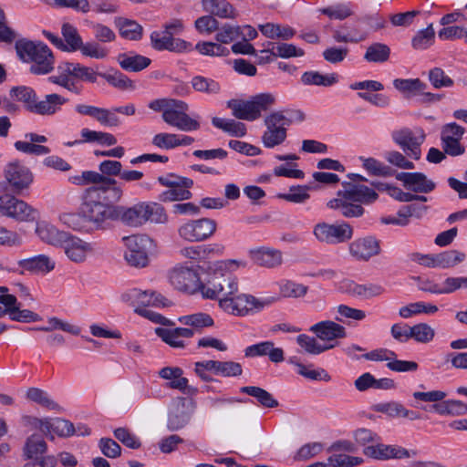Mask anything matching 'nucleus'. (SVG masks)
Instances as JSON below:
<instances>
[{
	"instance_id": "obj_1",
	"label": "nucleus",
	"mask_w": 467,
	"mask_h": 467,
	"mask_svg": "<svg viewBox=\"0 0 467 467\" xmlns=\"http://www.w3.org/2000/svg\"><path fill=\"white\" fill-rule=\"evenodd\" d=\"M245 263L236 260L217 261L210 264L207 268L206 283L202 285L201 292L206 298L214 299L219 294L222 297L234 295L238 291L237 278L232 272Z\"/></svg>"
},
{
	"instance_id": "obj_52",
	"label": "nucleus",
	"mask_w": 467,
	"mask_h": 467,
	"mask_svg": "<svg viewBox=\"0 0 467 467\" xmlns=\"http://www.w3.org/2000/svg\"><path fill=\"white\" fill-rule=\"evenodd\" d=\"M62 35L67 43V51H76L81 47L82 38L78 33L76 27L68 23H65L62 26Z\"/></svg>"
},
{
	"instance_id": "obj_47",
	"label": "nucleus",
	"mask_w": 467,
	"mask_h": 467,
	"mask_svg": "<svg viewBox=\"0 0 467 467\" xmlns=\"http://www.w3.org/2000/svg\"><path fill=\"white\" fill-rule=\"evenodd\" d=\"M302 82L305 85H316L329 87L337 83L336 74L322 75L317 71H307L302 75Z\"/></svg>"
},
{
	"instance_id": "obj_30",
	"label": "nucleus",
	"mask_w": 467,
	"mask_h": 467,
	"mask_svg": "<svg viewBox=\"0 0 467 467\" xmlns=\"http://www.w3.org/2000/svg\"><path fill=\"white\" fill-rule=\"evenodd\" d=\"M254 264L266 268H274L282 265L283 256L279 250L271 248H259L250 252Z\"/></svg>"
},
{
	"instance_id": "obj_53",
	"label": "nucleus",
	"mask_w": 467,
	"mask_h": 467,
	"mask_svg": "<svg viewBox=\"0 0 467 467\" xmlns=\"http://www.w3.org/2000/svg\"><path fill=\"white\" fill-rule=\"evenodd\" d=\"M179 321L186 326L193 327L194 328H202L213 325V320L208 314L196 313L189 316L179 317Z\"/></svg>"
},
{
	"instance_id": "obj_10",
	"label": "nucleus",
	"mask_w": 467,
	"mask_h": 467,
	"mask_svg": "<svg viewBox=\"0 0 467 467\" xmlns=\"http://www.w3.org/2000/svg\"><path fill=\"white\" fill-rule=\"evenodd\" d=\"M392 139L409 157L414 160L420 158V145L425 140V133L422 129L405 128L395 130L392 132Z\"/></svg>"
},
{
	"instance_id": "obj_28",
	"label": "nucleus",
	"mask_w": 467,
	"mask_h": 467,
	"mask_svg": "<svg viewBox=\"0 0 467 467\" xmlns=\"http://www.w3.org/2000/svg\"><path fill=\"white\" fill-rule=\"evenodd\" d=\"M76 110L79 115H88L90 117H113L116 114L131 116L136 113V109L133 104L112 108L110 109L88 105H78Z\"/></svg>"
},
{
	"instance_id": "obj_48",
	"label": "nucleus",
	"mask_w": 467,
	"mask_h": 467,
	"mask_svg": "<svg viewBox=\"0 0 467 467\" xmlns=\"http://www.w3.org/2000/svg\"><path fill=\"white\" fill-rule=\"evenodd\" d=\"M242 26L224 24L217 30L215 40L221 44H229L240 38Z\"/></svg>"
},
{
	"instance_id": "obj_61",
	"label": "nucleus",
	"mask_w": 467,
	"mask_h": 467,
	"mask_svg": "<svg viewBox=\"0 0 467 467\" xmlns=\"http://www.w3.org/2000/svg\"><path fill=\"white\" fill-rule=\"evenodd\" d=\"M429 80L435 88L451 87L453 80L445 75L441 67H434L429 72Z\"/></svg>"
},
{
	"instance_id": "obj_60",
	"label": "nucleus",
	"mask_w": 467,
	"mask_h": 467,
	"mask_svg": "<svg viewBox=\"0 0 467 467\" xmlns=\"http://www.w3.org/2000/svg\"><path fill=\"white\" fill-rule=\"evenodd\" d=\"M343 29H346L347 34L349 36L350 42L358 43L365 40L368 36V31L361 26L359 21L357 19L352 24H345Z\"/></svg>"
},
{
	"instance_id": "obj_57",
	"label": "nucleus",
	"mask_w": 467,
	"mask_h": 467,
	"mask_svg": "<svg viewBox=\"0 0 467 467\" xmlns=\"http://www.w3.org/2000/svg\"><path fill=\"white\" fill-rule=\"evenodd\" d=\"M308 189L307 186H292L288 193H279L277 197L290 202L303 203L310 197L307 193Z\"/></svg>"
},
{
	"instance_id": "obj_36",
	"label": "nucleus",
	"mask_w": 467,
	"mask_h": 467,
	"mask_svg": "<svg viewBox=\"0 0 467 467\" xmlns=\"http://www.w3.org/2000/svg\"><path fill=\"white\" fill-rule=\"evenodd\" d=\"M393 86L406 99L423 93L427 88L420 78H396L393 80Z\"/></svg>"
},
{
	"instance_id": "obj_38",
	"label": "nucleus",
	"mask_w": 467,
	"mask_h": 467,
	"mask_svg": "<svg viewBox=\"0 0 467 467\" xmlns=\"http://www.w3.org/2000/svg\"><path fill=\"white\" fill-rule=\"evenodd\" d=\"M66 99L57 94H49L45 96L42 100H37L34 104L33 113L39 115H52L64 103Z\"/></svg>"
},
{
	"instance_id": "obj_25",
	"label": "nucleus",
	"mask_w": 467,
	"mask_h": 467,
	"mask_svg": "<svg viewBox=\"0 0 467 467\" xmlns=\"http://www.w3.org/2000/svg\"><path fill=\"white\" fill-rule=\"evenodd\" d=\"M151 46L156 50H169L171 52H182L187 49L189 43L181 39L174 38L172 35L163 32L154 31L150 34Z\"/></svg>"
},
{
	"instance_id": "obj_33",
	"label": "nucleus",
	"mask_w": 467,
	"mask_h": 467,
	"mask_svg": "<svg viewBox=\"0 0 467 467\" xmlns=\"http://www.w3.org/2000/svg\"><path fill=\"white\" fill-rule=\"evenodd\" d=\"M36 232L39 238L55 246H62L69 234L59 231L54 225L48 223H39L36 226Z\"/></svg>"
},
{
	"instance_id": "obj_59",
	"label": "nucleus",
	"mask_w": 467,
	"mask_h": 467,
	"mask_svg": "<svg viewBox=\"0 0 467 467\" xmlns=\"http://www.w3.org/2000/svg\"><path fill=\"white\" fill-rule=\"evenodd\" d=\"M49 327H42L36 328L41 331H51L53 329H60L72 335H79L80 328L75 325L65 322L57 317H51L48 319Z\"/></svg>"
},
{
	"instance_id": "obj_43",
	"label": "nucleus",
	"mask_w": 467,
	"mask_h": 467,
	"mask_svg": "<svg viewBox=\"0 0 467 467\" xmlns=\"http://www.w3.org/2000/svg\"><path fill=\"white\" fill-rule=\"evenodd\" d=\"M317 338V337H310L306 334H301L296 337V342L305 352L311 355H319L334 348V345L319 344Z\"/></svg>"
},
{
	"instance_id": "obj_27",
	"label": "nucleus",
	"mask_w": 467,
	"mask_h": 467,
	"mask_svg": "<svg viewBox=\"0 0 467 467\" xmlns=\"http://www.w3.org/2000/svg\"><path fill=\"white\" fill-rule=\"evenodd\" d=\"M17 265L23 269L20 274L25 271L31 274H47L55 268V262L46 254L21 259Z\"/></svg>"
},
{
	"instance_id": "obj_41",
	"label": "nucleus",
	"mask_w": 467,
	"mask_h": 467,
	"mask_svg": "<svg viewBox=\"0 0 467 467\" xmlns=\"http://www.w3.org/2000/svg\"><path fill=\"white\" fill-rule=\"evenodd\" d=\"M259 30L264 36H265L268 38L278 37L284 40H288L292 38L296 34V31L288 26H282L281 25L273 23L260 25Z\"/></svg>"
},
{
	"instance_id": "obj_54",
	"label": "nucleus",
	"mask_w": 467,
	"mask_h": 467,
	"mask_svg": "<svg viewBox=\"0 0 467 467\" xmlns=\"http://www.w3.org/2000/svg\"><path fill=\"white\" fill-rule=\"evenodd\" d=\"M435 335L434 329L426 323H420L410 327V338H414L417 342L427 343L433 339Z\"/></svg>"
},
{
	"instance_id": "obj_45",
	"label": "nucleus",
	"mask_w": 467,
	"mask_h": 467,
	"mask_svg": "<svg viewBox=\"0 0 467 467\" xmlns=\"http://www.w3.org/2000/svg\"><path fill=\"white\" fill-rule=\"evenodd\" d=\"M390 48L383 43H373L368 47L364 58L368 62L384 63L389 60Z\"/></svg>"
},
{
	"instance_id": "obj_11",
	"label": "nucleus",
	"mask_w": 467,
	"mask_h": 467,
	"mask_svg": "<svg viewBox=\"0 0 467 467\" xmlns=\"http://www.w3.org/2000/svg\"><path fill=\"white\" fill-rule=\"evenodd\" d=\"M313 234L321 243L334 244L350 240L353 236V229L347 223L331 224L323 222L315 225Z\"/></svg>"
},
{
	"instance_id": "obj_13",
	"label": "nucleus",
	"mask_w": 467,
	"mask_h": 467,
	"mask_svg": "<svg viewBox=\"0 0 467 467\" xmlns=\"http://www.w3.org/2000/svg\"><path fill=\"white\" fill-rule=\"evenodd\" d=\"M216 230V223L213 219L202 218L189 221L178 229L179 235L189 242H200L209 238Z\"/></svg>"
},
{
	"instance_id": "obj_35",
	"label": "nucleus",
	"mask_w": 467,
	"mask_h": 467,
	"mask_svg": "<svg viewBox=\"0 0 467 467\" xmlns=\"http://www.w3.org/2000/svg\"><path fill=\"white\" fill-rule=\"evenodd\" d=\"M22 451L25 460H33L47 452V444L42 436L34 433L26 438Z\"/></svg>"
},
{
	"instance_id": "obj_62",
	"label": "nucleus",
	"mask_w": 467,
	"mask_h": 467,
	"mask_svg": "<svg viewBox=\"0 0 467 467\" xmlns=\"http://www.w3.org/2000/svg\"><path fill=\"white\" fill-rule=\"evenodd\" d=\"M192 85L195 90L201 92L217 93L220 90V86L216 81L202 76L194 77Z\"/></svg>"
},
{
	"instance_id": "obj_32",
	"label": "nucleus",
	"mask_w": 467,
	"mask_h": 467,
	"mask_svg": "<svg viewBox=\"0 0 467 467\" xmlns=\"http://www.w3.org/2000/svg\"><path fill=\"white\" fill-rule=\"evenodd\" d=\"M117 61L122 69L130 72H139L148 67L151 60L134 52L121 53L117 57Z\"/></svg>"
},
{
	"instance_id": "obj_31",
	"label": "nucleus",
	"mask_w": 467,
	"mask_h": 467,
	"mask_svg": "<svg viewBox=\"0 0 467 467\" xmlns=\"http://www.w3.org/2000/svg\"><path fill=\"white\" fill-rule=\"evenodd\" d=\"M202 5L206 13L220 18L234 19L238 16L233 5L227 0H202Z\"/></svg>"
},
{
	"instance_id": "obj_37",
	"label": "nucleus",
	"mask_w": 467,
	"mask_h": 467,
	"mask_svg": "<svg viewBox=\"0 0 467 467\" xmlns=\"http://www.w3.org/2000/svg\"><path fill=\"white\" fill-rule=\"evenodd\" d=\"M9 96L15 101L21 102L25 109L33 112L34 104L36 102V95L31 87L16 86L9 90Z\"/></svg>"
},
{
	"instance_id": "obj_40",
	"label": "nucleus",
	"mask_w": 467,
	"mask_h": 467,
	"mask_svg": "<svg viewBox=\"0 0 467 467\" xmlns=\"http://www.w3.org/2000/svg\"><path fill=\"white\" fill-rule=\"evenodd\" d=\"M213 124L234 137H244L246 134V127L239 119H213Z\"/></svg>"
},
{
	"instance_id": "obj_3",
	"label": "nucleus",
	"mask_w": 467,
	"mask_h": 467,
	"mask_svg": "<svg viewBox=\"0 0 467 467\" xmlns=\"http://www.w3.org/2000/svg\"><path fill=\"white\" fill-rule=\"evenodd\" d=\"M114 202L111 194L103 192V189H87L82 196L80 215L86 222L100 229L107 221H116L117 205L109 203Z\"/></svg>"
},
{
	"instance_id": "obj_15",
	"label": "nucleus",
	"mask_w": 467,
	"mask_h": 467,
	"mask_svg": "<svg viewBox=\"0 0 467 467\" xmlns=\"http://www.w3.org/2000/svg\"><path fill=\"white\" fill-rule=\"evenodd\" d=\"M196 407L193 400L185 398H177L172 402V409L168 416V428L178 431L188 424Z\"/></svg>"
},
{
	"instance_id": "obj_17",
	"label": "nucleus",
	"mask_w": 467,
	"mask_h": 467,
	"mask_svg": "<svg viewBox=\"0 0 467 467\" xmlns=\"http://www.w3.org/2000/svg\"><path fill=\"white\" fill-rule=\"evenodd\" d=\"M170 282L178 290L192 293L201 289L198 274L189 267L176 266L170 273Z\"/></svg>"
},
{
	"instance_id": "obj_9",
	"label": "nucleus",
	"mask_w": 467,
	"mask_h": 467,
	"mask_svg": "<svg viewBox=\"0 0 467 467\" xmlns=\"http://www.w3.org/2000/svg\"><path fill=\"white\" fill-rule=\"evenodd\" d=\"M0 213L20 222H33L38 217L36 209L9 194L0 196Z\"/></svg>"
},
{
	"instance_id": "obj_49",
	"label": "nucleus",
	"mask_w": 467,
	"mask_h": 467,
	"mask_svg": "<svg viewBox=\"0 0 467 467\" xmlns=\"http://www.w3.org/2000/svg\"><path fill=\"white\" fill-rule=\"evenodd\" d=\"M464 259L465 254L456 250H450L436 254L437 265L441 268L453 267Z\"/></svg>"
},
{
	"instance_id": "obj_39",
	"label": "nucleus",
	"mask_w": 467,
	"mask_h": 467,
	"mask_svg": "<svg viewBox=\"0 0 467 467\" xmlns=\"http://www.w3.org/2000/svg\"><path fill=\"white\" fill-rule=\"evenodd\" d=\"M115 25L119 28L120 36L124 38L138 40L142 36L141 26L133 20L118 17L115 19Z\"/></svg>"
},
{
	"instance_id": "obj_44",
	"label": "nucleus",
	"mask_w": 467,
	"mask_h": 467,
	"mask_svg": "<svg viewBox=\"0 0 467 467\" xmlns=\"http://www.w3.org/2000/svg\"><path fill=\"white\" fill-rule=\"evenodd\" d=\"M271 48L263 50L262 53H271L274 57H280L283 58H289L293 57H302L305 52L301 48H297L292 44L281 43L275 45V43L269 42L268 47Z\"/></svg>"
},
{
	"instance_id": "obj_8",
	"label": "nucleus",
	"mask_w": 467,
	"mask_h": 467,
	"mask_svg": "<svg viewBox=\"0 0 467 467\" xmlns=\"http://www.w3.org/2000/svg\"><path fill=\"white\" fill-rule=\"evenodd\" d=\"M127 251L125 259L130 265L144 267L149 263L148 251L152 245V240L144 234H134L124 238Z\"/></svg>"
},
{
	"instance_id": "obj_46",
	"label": "nucleus",
	"mask_w": 467,
	"mask_h": 467,
	"mask_svg": "<svg viewBox=\"0 0 467 467\" xmlns=\"http://www.w3.org/2000/svg\"><path fill=\"white\" fill-rule=\"evenodd\" d=\"M289 362L297 368V373L306 379L312 380H325L329 381L330 376L324 370H316L311 368L313 365L306 366L303 363L299 362L296 357H293L289 359Z\"/></svg>"
},
{
	"instance_id": "obj_22",
	"label": "nucleus",
	"mask_w": 467,
	"mask_h": 467,
	"mask_svg": "<svg viewBox=\"0 0 467 467\" xmlns=\"http://www.w3.org/2000/svg\"><path fill=\"white\" fill-rule=\"evenodd\" d=\"M396 178L402 182L407 189L415 192L428 193L435 188V183L421 172H400Z\"/></svg>"
},
{
	"instance_id": "obj_23",
	"label": "nucleus",
	"mask_w": 467,
	"mask_h": 467,
	"mask_svg": "<svg viewBox=\"0 0 467 467\" xmlns=\"http://www.w3.org/2000/svg\"><path fill=\"white\" fill-rule=\"evenodd\" d=\"M309 331L322 341H332L347 336L346 328L331 320L320 321L311 326Z\"/></svg>"
},
{
	"instance_id": "obj_56",
	"label": "nucleus",
	"mask_w": 467,
	"mask_h": 467,
	"mask_svg": "<svg viewBox=\"0 0 467 467\" xmlns=\"http://www.w3.org/2000/svg\"><path fill=\"white\" fill-rule=\"evenodd\" d=\"M435 33L431 24L425 29L420 30L412 38V47L415 49H426L432 45Z\"/></svg>"
},
{
	"instance_id": "obj_29",
	"label": "nucleus",
	"mask_w": 467,
	"mask_h": 467,
	"mask_svg": "<svg viewBox=\"0 0 467 467\" xmlns=\"http://www.w3.org/2000/svg\"><path fill=\"white\" fill-rule=\"evenodd\" d=\"M155 333L159 336L166 344L172 348H184L183 338H190L193 336V329L177 327V328H155Z\"/></svg>"
},
{
	"instance_id": "obj_63",
	"label": "nucleus",
	"mask_w": 467,
	"mask_h": 467,
	"mask_svg": "<svg viewBox=\"0 0 467 467\" xmlns=\"http://www.w3.org/2000/svg\"><path fill=\"white\" fill-rule=\"evenodd\" d=\"M195 27L196 29L202 33L205 32L207 34H211L219 29V22L215 18V16L211 14L207 16H202L195 20Z\"/></svg>"
},
{
	"instance_id": "obj_58",
	"label": "nucleus",
	"mask_w": 467,
	"mask_h": 467,
	"mask_svg": "<svg viewBox=\"0 0 467 467\" xmlns=\"http://www.w3.org/2000/svg\"><path fill=\"white\" fill-rule=\"evenodd\" d=\"M188 189L189 188H185L182 186L170 188L169 190L163 192L160 195L159 200L161 202H174V201L188 200L192 197V192Z\"/></svg>"
},
{
	"instance_id": "obj_4",
	"label": "nucleus",
	"mask_w": 467,
	"mask_h": 467,
	"mask_svg": "<svg viewBox=\"0 0 467 467\" xmlns=\"http://www.w3.org/2000/svg\"><path fill=\"white\" fill-rule=\"evenodd\" d=\"M116 221L124 224L140 227L147 222L163 224L168 221L165 209L157 202H138L131 207L117 205Z\"/></svg>"
},
{
	"instance_id": "obj_64",
	"label": "nucleus",
	"mask_w": 467,
	"mask_h": 467,
	"mask_svg": "<svg viewBox=\"0 0 467 467\" xmlns=\"http://www.w3.org/2000/svg\"><path fill=\"white\" fill-rule=\"evenodd\" d=\"M114 436L125 446L131 449H139L141 442L126 428H118L114 431Z\"/></svg>"
},
{
	"instance_id": "obj_5",
	"label": "nucleus",
	"mask_w": 467,
	"mask_h": 467,
	"mask_svg": "<svg viewBox=\"0 0 467 467\" xmlns=\"http://www.w3.org/2000/svg\"><path fill=\"white\" fill-rule=\"evenodd\" d=\"M17 55L26 62H31L30 72L45 75L54 68V57L47 45L26 39L16 41Z\"/></svg>"
},
{
	"instance_id": "obj_18",
	"label": "nucleus",
	"mask_w": 467,
	"mask_h": 467,
	"mask_svg": "<svg viewBox=\"0 0 467 467\" xmlns=\"http://www.w3.org/2000/svg\"><path fill=\"white\" fill-rule=\"evenodd\" d=\"M379 241L374 236H365L353 241L349 244L350 254L359 261H368L380 254Z\"/></svg>"
},
{
	"instance_id": "obj_16",
	"label": "nucleus",
	"mask_w": 467,
	"mask_h": 467,
	"mask_svg": "<svg viewBox=\"0 0 467 467\" xmlns=\"http://www.w3.org/2000/svg\"><path fill=\"white\" fill-rule=\"evenodd\" d=\"M122 299L126 302H130L133 305H137V307L155 306V307H169L172 306V302L167 299L162 295L151 291L140 289H132L123 294Z\"/></svg>"
},
{
	"instance_id": "obj_51",
	"label": "nucleus",
	"mask_w": 467,
	"mask_h": 467,
	"mask_svg": "<svg viewBox=\"0 0 467 467\" xmlns=\"http://www.w3.org/2000/svg\"><path fill=\"white\" fill-rule=\"evenodd\" d=\"M360 161H362L364 169H366L368 172L372 175L388 177L391 176L393 173L389 166L384 165L382 162L374 158L360 157Z\"/></svg>"
},
{
	"instance_id": "obj_7",
	"label": "nucleus",
	"mask_w": 467,
	"mask_h": 467,
	"mask_svg": "<svg viewBox=\"0 0 467 467\" xmlns=\"http://www.w3.org/2000/svg\"><path fill=\"white\" fill-rule=\"evenodd\" d=\"M269 303V301H261L247 294H234L219 298V306L225 313L237 317L246 316L254 309L260 310Z\"/></svg>"
},
{
	"instance_id": "obj_26",
	"label": "nucleus",
	"mask_w": 467,
	"mask_h": 467,
	"mask_svg": "<svg viewBox=\"0 0 467 467\" xmlns=\"http://www.w3.org/2000/svg\"><path fill=\"white\" fill-rule=\"evenodd\" d=\"M284 119H265L266 130L262 140L267 148H274L280 145L286 138V130L282 122Z\"/></svg>"
},
{
	"instance_id": "obj_12",
	"label": "nucleus",
	"mask_w": 467,
	"mask_h": 467,
	"mask_svg": "<svg viewBox=\"0 0 467 467\" xmlns=\"http://www.w3.org/2000/svg\"><path fill=\"white\" fill-rule=\"evenodd\" d=\"M74 183L78 185L93 183L95 185L88 189H103V192H109L111 194V199L114 202H119L122 197V190L117 185V182L114 179L104 176L97 171H83L80 176H76L74 178Z\"/></svg>"
},
{
	"instance_id": "obj_2",
	"label": "nucleus",
	"mask_w": 467,
	"mask_h": 467,
	"mask_svg": "<svg viewBox=\"0 0 467 467\" xmlns=\"http://www.w3.org/2000/svg\"><path fill=\"white\" fill-rule=\"evenodd\" d=\"M344 191L337 192V197L327 202L330 209L339 211L346 218L360 217L364 208L360 203H370L378 199V193L366 185H351L343 182Z\"/></svg>"
},
{
	"instance_id": "obj_42",
	"label": "nucleus",
	"mask_w": 467,
	"mask_h": 467,
	"mask_svg": "<svg viewBox=\"0 0 467 467\" xmlns=\"http://www.w3.org/2000/svg\"><path fill=\"white\" fill-rule=\"evenodd\" d=\"M240 391L255 398L265 408H275L278 406V401L273 395L260 387L245 386L242 387Z\"/></svg>"
},
{
	"instance_id": "obj_50",
	"label": "nucleus",
	"mask_w": 467,
	"mask_h": 467,
	"mask_svg": "<svg viewBox=\"0 0 467 467\" xmlns=\"http://www.w3.org/2000/svg\"><path fill=\"white\" fill-rule=\"evenodd\" d=\"M100 76L105 78L108 83L119 89L132 90L135 88L134 82L120 71H115L112 74L104 73L100 74Z\"/></svg>"
},
{
	"instance_id": "obj_14",
	"label": "nucleus",
	"mask_w": 467,
	"mask_h": 467,
	"mask_svg": "<svg viewBox=\"0 0 467 467\" xmlns=\"http://www.w3.org/2000/svg\"><path fill=\"white\" fill-rule=\"evenodd\" d=\"M363 453L378 461L402 460L417 455V451L414 450L409 451L397 444H384L380 442L365 447Z\"/></svg>"
},
{
	"instance_id": "obj_34",
	"label": "nucleus",
	"mask_w": 467,
	"mask_h": 467,
	"mask_svg": "<svg viewBox=\"0 0 467 467\" xmlns=\"http://www.w3.org/2000/svg\"><path fill=\"white\" fill-rule=\"evenodd\" d=\"M207 370L223 377H234L242 374V366L234 361L205 360L204 365Z\"/></svg>"
},
{
	"instance_id": "obj_20",
	"label": "nucleus",
	"mask_w": 467,
	"mask_h": 467,
	"mask_svg": "<svg viewBox=\"0 0 467 467\" xmlns=\"http://www.w3.org/2000/svg\"><path fill=\"white\" fill-rule=\"evenodd\" d=\"M62 247L68 259L75 263L84 262L88 255L93 252V246L90 243L70 234L67 235Z\"/></svg>"
},
{
	"instance_id": "obj_24",
	"label": "nucleus",
	"mask_w": 467,
	"mask_h": 467,
	"mask_svg": "<svg viewBox=\"0 0 467 467\" xmlns=\"http://www.w3.org/2000/svg\"><path fill=\"white\" fill-rule=\"evenodd\" d=\"M183 371L178 367H165L159 371V376L171 381L167 386L182 391L184 394L193 395L197 389L188 385V379L182 377Z\"/></svg>"
},
{
	"instance_id": "obj_21",
	"label": "nucleus",
	"mask_w": 467,
	"mask_h": 467,
	"mask_svg": "<svg viewBox=\"0 0 467 467\" xmlns=\"http://www.w3.org/2000/svg\"><path fill=\"white\" fill-rule=\"evenodd\" d=\"M5 172V178L13 187L14 192H21L27 188L32 182V174L29 170L18 162L9 163Z\"/></svg>"
},
{
	"instance_id": "obj_6",
	"label": "nucleus",
	"mask_w": 467,
	"mask_h": 467,
	"mask_svg": "<svg viewBox=\"0 0 467 467\" xmlns=\"http://www.w3.org/2000/svg\"><path fill=\"white\" fill-rule=\"evenodd\" d=\"M275 103V97L271 93L253 96L249 100L231 99L227 107L233 110L234 117H261L266 114Z\"/></svg>"
},
{
	"instance_id": "obj_19",
	"label": "nucleus",
	"mask_w": 467,
	"mask_h": 467,
	"mask_svg": "<svg viewBox=\"0 0 467 467\" xmlns=\"http://www.w3.org/2000/svg\"><path fill=\"white\" fill-rule=\"evenodd\" d=\"M149 108L155 112L162 113V117H189L188 105L178 99H155L149 103Z\"/></svg>"
},
{
	"instance_id": "obj_55",
	"label": "nucleus",
	"mask_w": 467,
	"mask_h": 467,
	"mask_svg": "<svg viewBox=\"0 0 467 467\" xmlns=\"http://www.w3.org/2000/svg\"><path fill=\"white\" fill-rule=\"evenodd\" d=\"M26 398L49 410L59 408L58 404L51 400L44 390L37 388H29L26 391Z\"/></svg>"
}]
</instances>
